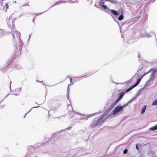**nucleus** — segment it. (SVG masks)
Masks as SVG:
<instances>
[{"mask_svg": "<svg viewBox=\"0 0 157 157\" xmlns=\"http://www.w3.org/2000/svg\"><path fill=\"white\" fill-rule=\"evenodd\" d=\"M107 118V117H106L104 120L101 119L100 117L98 119L95 118L93 119L90 124V126L92 128H94L98 126H101L102 123L106 121Z\"/></svg>", "mask_w": 157, "mask_h": 157, "instance_id": "nucleus-1", "label": "nucleus"}, {"mask_svg": "<svg viewBox=\"0 0 157 157\" xmlns=\"http://www.w3.org/2000/svg\"><path fill=\"white\" fill-rule=\"evenodd\" d=\"M12 34L14 38H15V37L19 38V43L18 44L17 46V45H16V48L17 51V49L19 48V51H20V52H21L22 48L23 43L20 39V36H21L20 33L18 31H15L13 33H12Z\"/></svg>", "mask_w": 157, "mask_h": 157, "instance_id": "nucleus-2", "label": "nucleus"}, {"mask_svg": "<svg viewBox=\"0 0 157 157\" xmlns=\"http://www.w3.org/2000/svg\"><path fill=\"white\" fill-rule=\"evenodd\" d=\"M73 112L74 113H75L78 115H79L80 116L82 117H80L79 119V120H87L89 118V117H92L93 116L97 114H98L101 113L102 112L101 110L99 112H97L96 113H93V114H89L88 115H86L80 113H77L74 111H73Z\"/></svg>", "mask_w": 157, "mask_h": 157, "instance_id": "nucleus-3", "label": "nucleus"}, {"mask_svg": "<svg viewBox=\"0 0 157 157\" xmlns=\"http://www.w3.org/2000/svg\"><path fill=\"white\" fill-rule=\"evenodd\" d=\"M157 72V68H152L150 69L147 72L144 73V75L145 76L149 73L151 72L149 79H151V80L153 81L155 78V74Z\"/></svg>", "mask_w": 157, "mask_h": 157, "instance_id": "nucleus-4", "label": "nucleus"}, {"mask_svg": "<svg viewBox=\"0 0 157 157\" xmlns=\"http://www.w3.org/2000/svg\"><path fill=\"white\" fill-rule=\"evenodd\" d=\"M123 109L121 105L117 106L115 108L114 110L112 111L113 115H114L118 112L121 111Z\"/></svg>", "mask_w": 157, "mask_h": 157, "instance_id": "nucleus-5", "label": "nucleus"}, {"mask_svg": "<svg viewBox=\"0 0 157 157\" xmlns=\"http://www.w3.org/2000/svg\"><path fill=\"white\" fill-rule=\"evenodd\" d=\"M149 36V33L145 31H143L141 32L140 36L141 37L149 38L148 36Z\"/></svg>", "mask_w": 157, "mask_h": 157, "instance_id": "nucleus-6", "label": "nucleus"}, {"mask_svg": "<svg viewBox=\"0 0 157 157\" xmlns=\"http://www.w3.org/2000/svg\"><path fill=\"white\" fill-rule=\"evenodd\" d=\"M109 11H110L112 14L115 16H117L119 14V12H117L116 10H109Z\"/></svg>", "mask_w": 157, "mask_h": 157, "instance_id": "nucleus-7", "label": "nucleus"}, {"mask_svg": "<svg viewBox=\"0 0 157 157\" xmlns=\"http://www.w3.org/2000/svg\"><path fill=\"white\" fill-rule=\"evenodd\" d=\"M12 26L11 28V32L12 33H13L15 31H17L15 30V26L14 22L13 20H12Z\"/></svg>", "mask_w": 157, "mask_h": 157, "instance_id": "nucleus-8", "label": "nucleus"}, {"mask_svg": "<svg viewBox=\"0 0 157 157\" xmlns=\"http://www.w3.org/2000/svg\"><path fill=\"white\" fill-rule=\"evenodd\" d=\"M135 87V86L133 85L129 87L128 88L126 89L125 90H123V91L125 93H126L129 91H130L132 89H133Z\"/></svg>", "mask_w": 157, "mask_h": 157, "instance_id": "nucleus-9", "label": "nucleus"}, {"mask_svg": "<svg viewBox=\"0 0 157 157\" xmlns=\"http://www.w3.org/2000/svg\"><path fill=\"white\" fill-rule=\"evenodd\" d=\"M151 78H150V79H148L146 82H145V85L143 86V87L140 90H142L143 89H144V88H146V87L148 85H149V83H150V82H152V81H151Z\"/></svg>", "mask_w": 157, "mask_h": 157, "instance_id": "nucleus-10", "label": "nucleus"}, {"mask_svg": "<svg viewBox=\"0 0 157 157\" xmlns=\"http://www.w3.org/2000/svg\"><path fill=\"white\" fill-rule=\"evenodd\" d=\"M125 94L124 92L123 91H122V92H121L119 94V97L118 98L121 100L122 98L123 97L124 95Z\"/></svg>", "mask_w": 157, "mask_h": 157, "instance_id": "nucleus-11", "label": "nucleus"}, {"mask_svg": "<svg viewBox=\"0 0 157 157\" xmlns=\"http://www.w3.org/2000/svg\"><path fill=\"white\" fill-rule=\"evenodd\" d=\"M149 36H148L149 38L150 37H152V36L153 35H154L155 38V40L156 41H157V39L156 38V34L153 32H152V31L150 32L149 33Z\"/></svg>", "mask_w": 157, "mask_h": 157, "instance_id": "nucleus-12", "label": "nucleus"}, {"mask_svg": "<svg viewBox=\"0 0 157 157\" xmlns=\"http://www.w3.org/2000/svg\"><path fill=\"white\" fill-rule=\"evenodd\" d=\"M37 148L36 147H30L29 148L30 151L31 153H33L35 152V150Z\"/></svg>", "mask_w": 157, "mask_h": 157, "instance_id": "nucleus-13", "label": "nucleus"}, {"mask_svg": "<svg viewBox=\"0 0 157 157\" xmlns=\"http://www.w3.org/2000/svg\"><path fill=\"white\" fill-rule=\"evenodd\" d=\"M141 90H139V92L137 94L135 95V96L132 99H131V100H132V101H133L135 100V99L138 96V95L141 94V93H140Z\"/></svg>", "mask_w": 157, "mask_h": 157, "instance_id": "nucleus-14", "label": "nucleus"}, {"mask_svg": "<svg viewBox=\"0 0 157 157\" xmlns=\"http://www.w3.org/2000/svg\"><path fill=\"white\" fill-rule=\"evenodd\" d=\"M141 79V78H139L137 79L136 82L133 85L135 86V87L137 86L139 84Z\"/></svg>", "mask_w": 157, "mask_h": 157, "instance_id": "nucleus-15", "label": "nucleus"}, {"mask_svg": "<svg viewBox=\"0 0 157 157\" xmlns=\"http://www.w3.org/2000/svg\"><path fill=\"white\" fill-rule=\"evenodd\" d=\"M146 107H147L146 105H144L142 107V109L141 111V114H143L145 112L146 110Z\"/></svg>", "mask_w": 157, "mask_h": 157, "instance_id": "nucleus-16", "label": "nucleus"}, {"mask_svg": "<svg viewBox=\"0 0 157 157\" xmlns=\"http://www.w3.org/2000/svg\"><path fill=\"white\" fill-rule=\"evenodd\" d=\"M149 129L150 131H155L157 130V124L155 125V126L150 128Z\"/></svg>", "mask_w": 157, "mask_h": 157, "instance_id": "nucleus-17", "label": "nucleus"}, {"mask_svg": "<svg viewBox=\"0 0 157 157\" xmlns=\"http://www.w3.org/2000/svg\"><path fill=\"white\" fill-rule=\"evenodd\" d=\"M122 13H123V11H122V10L121 12V14L119 17H118V20L119 21H121V20H122L124 18V17L123 16L122 14Z\"/></svg>", "mask_w": 157, "mask_h": 157, "instance_id": "nucleus-18", "label": "nucleus"}, {"mask_svg": "<svg viewBox=\"0 0 157 157\" xmlns=\"http://www.w3.org/2000/svg\"><path fill=\"white\" fill-rule=\"evenodd\" d=\"M132 102V100H130L129 101H128L127 103L124 104L123 105H121V107L123 108V109L125 107L127 106L128 104L131 103Z\"/></svg>", "mask_w": 157, "mask_h": 157, "instance_id": "nucleus-19", "label": "nucleus"}, {"mask_svg": "<svg viewBox=\"0 0 157 157\" xmlns=\"http://www.w3.org/2000/svg\"><path fill=\"white\" fill-rule=\"evenodd\" d=\"M5 33L3 31V30L0 29V37H3Z\"/></svg>", "mask_w": 157, "mask_h": 157, "instance_id": "nucleus-20", "label": "nucleus"}, {"mask_svg": "<svg viewBox=\"0 0 157 157\" xmlns=\"http://www.w3.org/2000/svg\"><path fill=\"white\" fill-rule=\"evenodd\" d=\"M108 113V112L107 111H105L104 114L102 116H101L100 117L101 118V119L104 120V119H103L104 117L106 116Z\"/></svg>", "mask_w": 157, "mask_h": 157, "instance_id": "nucleus-21", "label": "nucleus"}, {"mask_svg": "<svg viewBox=\"0 0 157 157\" xmlns=\"http://www.w3.org/2000/svg\"><path fill=\"white\" fill-rule=\"evenodd\" d=\"M116 104V103H115V102H114L112 104H111V105L110 107L109 108V109L111 110L112 109V108H113L114 106Z\"/></svg>", "mask_w": 157, "mask_h": 157, "instance_id": "nucleus-22", "label": "nucleus"}, {"mask_svg": "<svg viewBox=\"0 0 157 157\" xmlns=\"http://www.w3.org/2000/svg\"><path fill=\"white\" fill-rule=\"evenodd\" d=\"M104 0H100L99 2V5L100 6H102L105 3V2L104 1Z\"/></svg>", "mask_w": 157, "mask_h": 157, "instance_id": "nucleus-23", "label": "nucleus"}, {"mask_svg": "<svg viewBox=\"0 0 157 157\" xmlns=\"http://www.w3.org/2000/svg\"><path fill=\"white\" fill-rule=\"evenodd\" d=\"M102 8H103L104 10H109V8L107 7V6L106 5H103L101 6Z\"/></svg>", "mask_w": 157, "mask_h": 157, "instance_id": "nucleus-24", "label": "nucleus"}, {"mask_svg": "<svg viewBox=\"0 0 157 157\" xmlns=\"http://www.w3.org/2000/svg\"><path fill=\"white\" fill-rule=\"evenodd\" d=\"M152 105H157V99L155 100L152 103Z\"/></svg>", "mask_w": 157, "mask_h": 157, "instance_id": "nucleus-25", "label": "nucleus"}, {"mask_svg": "<svg viewBox=\"0 0 157 157\" xmlns=\"http://www.w3.org/2000/svg\"><path fill=\"white\" fill-rule=\"evenodd\" d=\"M70 85V84L68 85V87H67V96L68 99H69L68 94H69V87Z\"/></svg>", "mask_w": 157, "mask_h": 157, "instance_id": "nucleus-26", "label": "nucleus"}, {"mask_svg": "<svg viewBox=\"0 0 157 157\" xmlns=\"http://www.w3.org/2000/svg\"><path fill=\"white\" fill-rule=\"evenodd\" d=\"M7 22L8 25L9 26H11L10 18H9L8 20L7 19Z\"/></svg>", "mask_w": 157, "mask_h": 157, "instance_id": "nucleus-27", "label": "nucleus"}, {"mask_svg": "<svg viewBox=\"0 0 157 157\" xmlns=\"http://www.w3.org/2000/svg\"><path fill=\"white\" fill-rule=\"evenodd\" d=\"M39 107V106H36V107H33L27 113H26L25 115V116L24 117L25 118V116L27 114V113H29V112L31 111V110L33 108H38Z\"/></svg>", "mask_w": 157, "mask_h": 157, "instance_id": "nucleus-28", "label": "nucleus"}, {"mask_svg": "<svg viewBox=\"0 0 157 157\" xmlns=\"http://www.w3.org/2000/svg\"><path fill=\"white\" fill-rule=\"evenodd\" d=\"M138 75H139V74L138 73H136L133 76L132 78H136V77L137 76H138Z\"/></svg>", "mask_w": 157, "mask_h": 157, "instance_id": "nucleus-29", "label": "nucleus"}, {"mask_svg": "<svg viewBox=\"0 0 157 157\" xmlns=\"http://www.w3.org/2000/svg\"><path fill=\"white\" fill-rule=\"evenodd\" d=\"M70 81L71 82V84H72V85L73 84V83L75 82V81H73V82L72 81V79L71 78H70Z\"/></svg>", "mask_w": 157, "mask_h": 157, "instance_id": "nucleus-30", "label": "nucleus"}, {"mask_svg": "<svg viewBox=\"0 0 157 157\" xmlns=\"http://www.w3.org/2000/svg\"><path fill=\"white\" fill-rule=\"evenodd\" d=\"M132 80L131 79L127 81L126 82L127 84L129 83L132 82Z\"/></svg>", "mask_w": 157, "mask_h": 157, "instance_id": "nucleus-31", "label": "nucleus"}, {"mask_svg": "<svg viewBox=\"0 0 157 157\" xmlns=\"http://www.w3.org/2000/svg\"><path fill=\"white\" fill-rule=\"evenodd\" d=\"M128 152V150L127 149H125L123 151V153L124 154H126Z\"/></svg>", "mask_w": 157, "mask_h": 157, "instance_id": "nucleus-32", "label": "nucleus"}, {"mask_svg": "<svg viewBox=\"0 0 157 157\" xmlns=\"http://www.w3.org/2000/svg\"><path fill=\"white\" fill-rule=\"evenodd\" d=\"M85 76H82V77H79L78 78V77H75L74 78V79H75V80H77V78H81L83 77H85Z\"/></svg>", "mask_w": 157, "mask_h": 157, "instance_id": "nucleus-33", "label": "nucleus"}, {"mask_svg": "<svg viewBox=\"0 0 157 157\" xmlns=\"http://www.w3.org/2000/svg\"><path fill=\"white\" fill-rule=\"evenodd\" d=\"M121 100L120 99H119L118 98H117V100H116V101H115V103H117V102H118L119 101H120Z\"/></svg>", "mask_w": 157, "mask_h": 157, "instance_id": "nucleus-34", "label": "nucleus"}, {"mask_svg": "<svg viewBox=\"0 0 157 157\" xmlns=\"http://www.w3.org/2000/svg\"><path fill=\"white\" fill-rule=\"evenodd\" d=\"M109 2L113 4H114L115 2V0H110Z\"/></svg>", "mask_w": 157, "mask_h": 157, "instance_id": "nucleus-35", "label": "nucleus"}, {"mask_svg": "<svg viewBox=\"0 0 157 157\" xmlns=\"http://www.w3.org/2000/svg\"><path fill=\"white\" fill-rule=\"evenodd\" d=\"M72 127V126H69L67 128V129L68 130H69Z\"/></svg>", "mask_w": 157, "mask_h": 157, "instance_id": "nucleus-36", "label": "nucleus"}, {"mask_svg": "<svg viewBox=\"0 0 157 157\" xmlns=\"http://www.w3.org/2000/svg\"><path fill=\"white\" fill-rule=\"evenodd\" d=\"M136 149H137V150H138V149H139V146L138 145V144H136Z\"/></svg>", "mask_w": 157, "mask_h": 157, "instance_id": "nucleus-37", "label": "nucleus"}, {"mask_svg": "<svg viewBox=\"0 0 157 157\" xmlns=\"http://www.w3.org/2000/svg\"><path fill=\"white\" fill-rule=\"evenodd\" d=\"M138 2V4H141V3H142V1H139Z\"/></svg>", "mask_w": 157, "mask_h": 157, "instance_id": "nucleus-38", "label": "nucleus"}, {"mask_svg": "<svg viewBox=\"0 0 157 157\" xmlns=\"http://www.w3.org/2000/svg\"><path fill=\"white\" fill-rule=\"evenodd\" d=\"M44 12H43V13H36V16L37 15H40L42 13H43Z\"/></svg>", "mask_w": 157, "mask_h": 157, "instance_id": "nucleus-39", "label": "nucleus"}, {"mask_svg": "<svg viewBox=\"0 0 157 157\" xmlns=\"http://www.w3.org/2000/svg\"><path fill=\"white\" fill-rule=\"evenodd\" d=\"M5 105H0V107H1L2 108H3V107H4Z\"/></svg>", "mask_w": 157, "mask_h": 157, "instance_id": "nucleus-40", "label": "nucleus"}, {"mask_svg": "<svg viewBox=\"0 0 157 157\" xmlns=\"http://www.w3.org/2000/svg\"><path fill=\"white\" fill-rule=\"evenodd\" d=\"M24 6H29V4L28 3H26L24 5Z\"/></svg>", "mask_w": 157, "mask_h": 157, "instance_id": "nucleus-41", "label": "nucleus"}, {"mask_svg": "<svg viewBox=\"0 0 157 157\" xmlns=\"http://www.w3.org/2000/svg\"><path fill=\"white\" fill-rule=\"evenodd\" d=\"M9 7V6L7 4H6V9H8Z\"/></svg>", "mask_w": 157, "mask_h": 157, "instance_id": "nucleus-42", "label": "nucleus"}, {"mask_svg": "<svg viewBox=\"0 0 157 157\" xmlns=\"http://www.w3.org/2000/svg\"><path fill=\"white\" fill-rule=\"evenodd\" d=\"M19 94V91L18 92V94H14V95H18Z\"/></svg>", "mask_w": 157, "mask_h": 157, "instance_id": "nucleus-43", "label": "nucleus"}, {"mask_svg": "<svg viewBox=\"0 0 157 157\" xmlns=\"http://www.w3.org/2000/svg\"><path fill=\"white\" fill-rule=\"evenodd\" d=\"M144 76V75H142L141 77L140 78H141V79H142Z\"/></svg>", "mask_w": 157, "mask_h": 157, "instance_id": "nucleus-44", "label": "nucleus"}, {"mask_svg": "<svg viewBox=\"0 0 157 157\" xmlns=\"http://www.w3.org/2000/svg\"><path fill=\"white\" fill-rule=\"evenodd\" d=\"M56 132H54V133H53V134H52V135H53V136H54V135H55V134H56Z\"/></svg>", "mask_w": 157, "mask_h": 157, "instance_id": "nucleus-45", "label": "nucleus"}, {"mask_svg": "<svg viewBox=\"0 0 157 157\" xmlns=\"http://www.w3.org/2000/svg\"><path fill=\"white\" fill-rule=\"evenodd\" d=\"M31 36V34H30L29 35V39L30 38Z\"/></svg>", "mask_w": 157, "mask_h": 157, "instance_id": "nucleus-46", "label": "nucleus"}, {"mask_svg": "<svg viewBox=\"0 0 157 157\" xmlns=\"http://www.w3.org/2000/svg\"><path fill=\"white\" fill-rule=\"evenodd\" d=\"M10 89H11V84L12 83V82L11 81H10Z\"/></svg>", "mask_w": 157, "mask_h": 157, "instance_id": "nucleus-47", "label": "nucleus"}, {"mask_svg": "<svg viewBox=\"0 0 157 157\" xmlns=\"http://www.w3.org/2000/svg\"><path fill=\"white\" fill-rule=\"evenodd\" d=\"M12 61V59H11V60H10V62H9V65L10 64V62H11Z\"/></svg>", "mask_w": 157, "mask_h": 157, "instance_id": "nucleus-48", "label": "nucleus"}, {"mask_svg": "<svg viewBox=\"0 0 157 157\" xmlns=\"http://www.w3.org/2000/svg\"><path fill=\"white\" fill-rule=\"evenodd\" d=\"M138 56L139 57V58H140V54L139 53H138Z\"/></svg>", "mask_w": 157, "mask_h": 157, "instance_id": "nucleus-49", "label": "nucleus"}, {"mask_svg": "<svg viewBox=\"0 0 157 157\" xmlns=\"http://www.w3.org/2000/svg\"><path fill=\"white\" fill-rule=\"evenodd\" d=\"M104 1H110V0H104Z\"/></svg>", "mask_w": 157, "mask_h": 157, "instance_id": "nucleus-50", "label": "nucleus"}, {"mask_svg": "<svg viewBox=\"0 0 157 157\" xmlns=\"http://www.w3.org/2000/svg\"><path fill=\"white\" fill-rule=\"evenodd\" d=\"M34 18H35V17H34V18H33V22H34Z\"/></svg>", "mask_w": 157, "mask_h": 157, "instance_id": "nucleus-51", "label": "nucleus"}, {"mask_svg": "<svg viewBox=\"0 0 157 157\" xmlns=\"http://www.w3.org/2000/svg\"><path fill=\"white\" fill-rule=\"evenodd\" d=\"M71 78V77L70 76H68L67 77V78Z\"/></svg>", "mask_w": 157, "mask_h": 157, "instance_id": "nucleus-52", "label": "nucleus"}, {"mask_svg": "<svg viewBox=\"0 0 157 157\" xmlns=\"http://www.w3.org/2000/svg\"><path fill=\"white\" fill-rule=\"evenodd\" d=\"M40 82V83H42V82H43V81H40V82Z\"/></svg>", "mask_w": 157, "mask_h": 157, "instance_id": "nucleus-53", "label": "nucleus"}, {"mask_svg": "<svg viewBox=\"0 0 157 157\" xmlns=\"http://www.w3.org/2000/svg\"><path fill=\"white\" fill-rule=\"evenodd\" d=\"M9 94H8L7 95V96L6 97H5V98H6V97H7V96H8Z\"/></svg>", "mask_w": 157, "mask_h": 157, "instance_id": "nucleus-54", "label": "nucleus"}, {"mask_svg": "<svg viewBox=\"0 0 157 157\" xmlns=\"http://www.w3.org/2000/svg\"><path fill=\"white\" fill-rule=\"evenodd\" d=\"M14 3H16V1H15L14 2Z\"/></svg>", "mask_w": 157, "mask_h": 157, "instance_id": "nucleus-55", "label": "nucleus"}, {"mask_svg": "<svg viewBox=\"0 0 157 157\" xmlns=\"http://www.w3.org/2000/svg\"><path fill=\"white\" fill-rule=\"evenodd\" d=\"M141 68H140V69L139 70H140H140H141Z\"/></svg>", "mask_w": 157, "mask_h": 157, "instance_id": "nucleus-56", "label": "nucleus"}, {"mask_svg": "<svg viewBox=\"0 0 157 157\" xmlns=\"http://www.w3.org/2000/svg\"><path fill=\"white\" fill-rule=\"evenodd\" d=\"M36 82H39V81H38V80H36Z\"/></svg>", "mask_w": 157, "mask_h": 157, "instance_id": "nucleus-57", "label": "nucleus"}, {"mask_svg": "<svg viewBox=\"0 0 157 157\" xmlns=\"http://www.w3.org/2000/svg\"><path fill=\"white\" fill-rule=\"evenodd\" d=\"M17 90V89H16V90H15V91H16V90Z\"/></svg>", "mask_w": 157, "mask_h": 157, "instance_id": "nucleus-58", "label": "nucleus"}, {"mask_svg": "<svg viewBox=\"0 0 157 157\" xmlns=\"http://www.w3.org/2000/svg\"><path fill=\"white\" fill-rule=\"evenodd\" d=\"M80 149V148H78V150H79V149Z\"/></svg>", "mask_w": 157, "mask_h": 157, "instance_id": "nucleus-59", "label": "nucleus"}, {"mask_svg": "<svg viewBox=\"0 0 157 157\" xmlns=\"http://www.w3.org/2000/svg\"><path fill=\"white\" fill-rule=\"evenodd\" d=\"M87 1H89V0H87Z\"/></svg>", "mask_w": 157, "mask_h": 157, "instance_id": "nucleus-60", "label": "nucleus"}, {"mask_svg": "<svg viewBox=\"0 0 157 157\" xmlns=\"http://www.w3.org/2000/svg\"><path fill=\"white\" fill-rule=\"evenodd\" d=\"M55 4H54V5H53V6H55Z\"/></svg>", "mask_w": 157, "mask_h": 157, "instance_id": "nucleus-61", "label": "nucleus"}, {"mask_svg": "<svg viewBox=\"0 0 157 157\" xmlns=\"http://www.w3.org/2000/svg\"><path fill=\"white\" fill-rule=\"evenodd\" d=\"M82 149H80V151H82Z\"/></svg>", "mask_w": 157, "mask_h": 157, "instance_id": "nucleus-62", "label": "nucleus"}, {"mask_svg": "<svg viewBox=\"0 0 157 157\" xmlns=\"http://www.w3.org/2000/svg\"><path fill=\"white\" fill-rule=\"evenodd\" d=\"M29 157H31L30 156H29Z\"/></svg>", "mask_w": 157, "mask_h": 157, "instance_id": "nucleus-63", "label": "nucleus"}]
</instances>
